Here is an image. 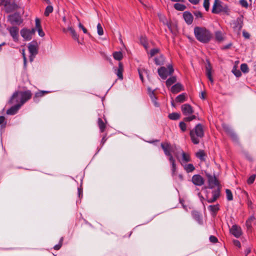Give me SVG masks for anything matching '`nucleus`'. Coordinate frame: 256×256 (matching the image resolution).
Returning a JSON list of instances; mask_svg holds the SVG:
<instances>
[{"mask_svg":"<svg viewBox=\"0 0 256 256\" xmlns=\"http://www.w3.org/2000/svg\"><path fill=\"white\" fill-rule=\"evenodd\" d=\"M190 3L194 4H198L200 0H188Z\"/></svg>","mask_w":256,"mask_h":256,"instance_id":"e2e57ef3","label":"nucleus"},{"mask_svg":"<svg viewBox=\"0 0 256 256\" xmlns=\"http://www.w3.org/2000/svg\"><path fill=\"white\" fill-rule=\"evenodd\" d=\"M212 196L210 197L208 194H207L206 200L208 203H212L214 202L217 200V199L220 196V188H218L216 190H214L212 192Z\"/></svg>","mask_w":256,"mask_h":256,"instance_id":"1a4fd4ad","label":"nucleus"},{"mask_svg":"<svg viewBox=\"0 0 256 256\" xmlns=\"http://www.w3.org/2000/svg\"><path fill=\"white\" fill-rule=\"evenodd\" d=\"M4 8L6 12L9 13L16 10L18 6L14 2H10L6 0L4 3Z\"/></svg>","mask_w":256,"mask_h":256,"instance_id":"9b49d317","label":"nucleus"},{"mask_svg":"<svg viewBox=\"0 0 256 256\" xmlns=\"http://www.w3.org/2000/svg\"><path fill=\"white\" fill-rule=\"evenodd\" d=\"M36 30L42 28L41 24H40V20L38 18H36Z\"/></svg>","mask_w":256,"mask_h":256,"instance_id":"603ef678","label":"nucleus"},{"mask_svg":"<svg viewBox=\"0 0 256 256\" xmlns=\"http://www.w3.org/2000/svg\"><path fill=\"white\" fill-rule=\"evenodd\" d=\"M254 219V216L250 218L246 222V226L248 228H250L252 226V222Z\"/></svg>","mask_w":256,"mask_h":256,"instance_id":"de8ad7c7","label":"nucleus"},{"mask_svg":"<svg viewBox=\"0 0 256 256\" xmlns=\"http://www.w3.org/2000/svg\"><path fill=\"white\" fill-rule=\"evenodd\" d=\"M184 170L187 172H193L195 170V168L194 165L192 164H186L183 165Z\"/></svg>","mask_w":256,"mask_h":256,"instance_id":"c756f323","label":"nucleus"},{"mask_svg":"<svg viewBox=\"0 0 256 256\" xmlns=\"http://www.w3.org/2000/svg\"><path fill=\"white\" fill-rule=\"evenodd\" d=\"M38 32V34L40 36L43 37L44 36V32H43L42 28L36 30Z\"/></svg>","mask_w":256,"mask_h":256,"instance_id":"13d9d810","label":"nucleus"},{"mask_svg":"<svg viewBox=\"0 0 256 256\" xmlns=\"http://www.w3.org/2000/svg\"><path fill=\"white\" fill-rule=\"evenodd\" d=\"M193 216L194 218L198 222L200 221V216L198 212H193Z\"/></svg>","mask_w":256,"mask_h":256,"instance_id":"4d7b16f0","label":"nucleus"},{"mask_svg":"<svg viewBox=\"0 0 256 256\" xmlns=\"http://www.w3.org/2000/svg\"><path fill=\"white\" fill-rule=\"evenodd\" d=\"M20 107L21 106H20V105L16 104L14 106H12L7 110L6 114L10 115H14L17 112Z\"/></svg>","mask_w":256,"mask_h":256,"instance_id":"a211bd4d","label":"nucleus"},{"mask_svg":"<svg viewBox=\"0 0 256 256\" xmlns=\"http://www.w3.org/2000/svg\"><path fill=\"white\" fill-rule=\"evenodd\" d=\"M174 8L178 10L183 11L186 8V6L183 4L176 3L174 4Z\"/></svg>","mask_w":256,"mask_h":256,"instance_id":"473e14b6","label":"nucleus"},{"mask_svg":"<svg viewBox=\"0 0 256 256\" xmlns=\"http://www.w3.org/2000/svg\"><path fill=\"white\" fill-rule=\"evenodd\" d=\"M180 128L182 132H186V125L184 122H181L179 124Z\"/></svg>","mask_w":256,"mask_h":256,"instance_id":"a18cd8bd","label":"nucleus"},{"mask_svg":"<svg viewBox=\"0 0 256 256\" xmlns=\"http://www.w3.org/2000/svg\"><path fill=\"white\" fill-rule=\"evenodd\" d=\"M53 7L52 6H48L44 11V14L46 16H48L49 14L53 12Z\"/></svg>","mask_w":256,"mask_h":256,"instance_id":"e433bc0d","label":"nucleus"},{"mask_svg":"<svg viewBox=\"0 0 256 256\" xmlns=\"http://www.w3.org/2000/svg\"><path fill=\"white\" fill-rule=\"evenodd\" d=\"M48 93V91L40 90L36 92L33 98L34 102H38V98L43 96L44 94Z\"/></svg>","mask_w":256,"mask_h":256,"instance_id":"4be33fe9","label":"nucleus"},{"mask_svg":"<svg viewBox=\"0 0 256 256\" xmlns=\"http://www.w3.org/2000/svg\"><path fill=\"white\" fill-rule=\"evenodd\" d=\"M222 126L224 132L233 140H236L237 138L236 134L229 126L226 124H223Z\"/></svg>","mask_w":256,"mask_h":256,"instance_id":"4468645a","label":"nucleus"},{"mask_svg":"<svg viewBox=\"0 0 256 256\" xmlns=\"http://www.w3.org/2000/svg\"><path fill=\"white\" fill-rule=\"evenodd\" d=\"M183 16L186 22L188 24H191L193 21V16L189 12H185L183 14Z\"/></svg>","mask_w":256,"mask_h":256,"instance_id":"aec40b11","label":"nucleus"},{"mask_svg":"<svg viewBox=\"0 0 256 256\" xmlns=\"http://www.w3.org/2000/svg\"><path fill=\"white\" fill-rule=\"evenodd\" d=\"M230 232L236 238H239L242 235L241 228L236 225H234L232 226Z\"/></svg>","mask_w":256,"mask_h":256,"instance_id":"2eb2a0df","label":"nucleus"},{"mask_svg":"<svg viewBox=\"0 0 256 256\" xmlns=\"http://www.w3.org/2000/svg\"><path fill=\"white\" fill-rule=\"evenodd\" d=\"M205 94H205L204 92H202L201 94H200V98L204 100L205 98Z\"/></svg>","mask_w":256,"mask_h":256,"instance_id":"69168bd1","label":"nucleus"},{"mask_svg":"<svg viewBox=\"0 0 256 256\" xmlns=\"http://www.w3.org/2000/svg\"><path fill=\"white\" fill-rule=\"evenodd\" d=\"M246 158L250 161L252 162L253 160V158L252 156L249 154L248 152L245 153Z\"/></svg>","mask_w":256,"mask_h":256,"instance_id":"bf43d9fd","label":"nucleus"},{"mask_svg":"<svg viewBox=\"0 0 256 256\" xmlns=\"http://www.w3.org/2000/svg\"><path fill=\"white\" fill-rule=\"evenodd\" d=\"M232 72L236 77H240L242 75L240 71L237 70L236 66L234 67Z\"/></svg>","mask_w":256,"mask_h":256,"instance_id":"c03bdc74","label":"nucleus"},{"mask_svg":"<svg viewBox=\"0 0 256 256\" xmlns=\"http://www.w3.org/2000/svg\"><path fill=\"white\" fill-rule=\"evenodd\" d=\"M160 51V49L158 48L152 49L149 52L150 57L152 58V56H154L156 54L159 53Z\"/></svg>","mask_w":256,"mask_h":256,"instance_id":"58836bf2","label":"nucleus"},{"mask_svg":"<svg viewBox=\"0 0 256 256\" xmlns=\"http://www.w3.org/2000/svg\"><path fill=\"white\" fill-rule=\"evenodd\" d=\"M168 160L172 166V175L174 176L176 174V160L173 156L168 158Z\"/></svg>","mask_w":256,"mask_h":256,"instance_id":"412c9836","label":"nucleus"},{"mask_svg":"<svg viewBox=\"0 0 256 256\" xmlns=\"http://www.w3.org/2000/svg\"><path fill=\"white\" fill-rule=\"evenodd\" d=\"M107 140V138H106V134L104 136L102 137V140H101V144L102 145H104V144L106 142V141Z\"/></svg>","mask_w":256,"mask_h":256,"instance_id":"680f3d73","label":"nucleus"},{"mask_svg":"<svg viewBox=\"0 0 256 256\" xmlns=\"http://www.w3.org/2000/svg\"><path fill=\"white\" fill-rule=\"evenodd\" d=\"M114 58L118 60H120L122 58V54L120 52H116L113 54Z\"/></svg>","mask_w":256,"mask_h":256,"instance_id":"f704fd0d","label":"nucleus"},{"mask_svg":"<svg viewBox=\"0 0 256 256\" xmlns=\"http://www.w3.org/2000/svg\"><path fill=\"white\" fill-rule=\"evenodd\" d=\"M240 70L244 73H247L248 72V68L246 64H242L240 66Z\"/></svg>","mask_w":256,"mask_h":256,"instance_id":"a19ab883","label":"nucleus"},{"mask_svg":"<svg viewBox=\"0 0 256 256\" xmlns=\"http://www.w3.org/2000/svg\"><path fill=\"white\" fill-rule=\"evenodd\" d=\"M176 81V77L172 76L168 78L166 82V84L167 87L170 86L171 85L175 83Z\"/></svg>","mask_w":256,"mask_h":256,"instance_id":"2f4dec72","label":"nucleus"},{"mask_svg":"<svg viewBox=\"0 0 256 256\" xmlns=\"http://www.w3.org/2000/svg\"><path fill=\"white\" fill-rule=\"evenodd\" d=\"M156 64L158 66L162 65L164 64V58L163 55H160L158 57L155 58L154 59Z\"/></svg>","mask_w":256,"mask_h":256,"instance_id":"bb28decb","label":"nucleus"},{"mask_svg":"<svg viewBox=\"0 0 256 256\" xmlns=\"http://www.w3.org/2000/svg\"><path fill=\"white\" fill-rule=\"evenodd\" d=\"M182 158L181 160H180V162L182 165H183V163H186L191 160L190 156L188 153L182 151Z\"/></svg>","mask_w":256,"mask_h":256,"instance_id":"f3484780","label":"nucleus"},{"mask_svg":"<svg viewBox=\"0 0 256 256\" xmlns=\"http://www.w3.org/2000/svg\"><path fill=\"white\" fill-rule=\"evenodd\" d=\"M174 72V70L172 64L168 65V68L161 66L158 70V75L163 80H166L168 76L172 75Z\"/></svg>","mask_w":256,"mask_h":256,"instance_id":"423d86ee","label":"nucleus"},{"mask_svg":"<svg viewBox=\"0 0 256 256\" xmlns=\"http://www.w3.org/2000/svg\"><path fill=\"white\" fill-rule=\"evenodd\" d=\"M182 90H184V87L180 83L175 84L170 89L171 92L174 94L178 93Z\"/></svg>","mask_w":256,"mask_h":256,"instance_id":"dca6fc26","label":"nucleus"},{"mask_svg":"<svg viewBox=\"0 0 256 256\" xmlns=\"http://www.w3.org/2000/svg\"><path fill=\"white\" fill-rule=\"evenodd\" d=\"M148 90L149 96H150L152 102H153V103L154 104L155 106H158V104L156 102V98L154 94V90H151L150 88H148Z\"/></svg>","mask_w":256,"mask_h":256,"instance_id":"5701e85b","label":"nucleus"},{"mask_svg":"<svg viewBox=\"0 0 256 256\" xmlns=\"http://www.w3.org/2000/svg\"><path fill=\"white\" fill-rule=\"evenodd\" d=\"M32 96V92L29 90L26 91H16L12 96L10 102L11 104H16L22 106L31 98Z\"/></svg>","mask_w":256,"mask_h":256,"instance_id":"f257e3e1","label":"nucleus"},{"mask_svg":"<svg viewBox=\"0 0 256 256\" xmlns=\"http://www.w3.org/2000/svg\"><path fill=\"white\" fill-rule=\"evenodd\" d=\"M215 38L218 42H221L224 40V34L220 31H216L215 32Z\"/></svg>","mask_w":256,"mask_h":256,"instance_id":"cd10ccee","label":"nucleus"},{"mask_svg":"<svg viewBox=\"0 0 256 256\" xmlns=\"http://www.w3.org/2000/svg\"><path fill=\"white\" fill-rule=\"evenodd\" d=\"M233 242H234V244L238 248H240L241 244H240V242L238 240H234Z\"/></svg>","mask_w":256,"mask_h":256,"instance_id":"052dcab7","label":"nucleus"},{"mask_svg":"<svg viewBox=\"0 0 256 256\" xmlns=\"http://www.w3.org/2000/svg\"><path fill=\"white\" fill-rule=\"evenodd\" d=\"M255 178L256 175L253 174L247 180L248 184H252L254 182Z\"/></svg>","mask_w":256,"mask_h":256,"instance_id":"09e8293b","label":"nucleus"},{"mask_svg":"<svg viewBox=\"0 0 256 256\" xmlns=\"http://www.w3.org/2000/svg\"><path fill=\"white\" fill-rule=\"evenodd\" d=\"M204 6L206 11H208L210 7V0H204Z\"/></svg>","mask_w":256,"mask_h":256,"instance_id":"8fccbe9b","label":"nucleus"},{"mask_svg":"<svg viewBox=\"0 0 256 256\" xmlns=\"http://www.w3.org/2000/svg\"><path fill=\"white\" fill-rule=\"evenodd\" d=\"M0 124L3 128H4L6 124V118L4 116H0Z\"/></svg>","mask_w":256,"mask_h":256,"instance_id":"49530a36","label":"nucleus"},{"mask_svg":"<svg viewBox=\"0 0 256 256\" xmlns=\"http://www.w3.org/2000/svg\"><path fill=\"white\" fill-rule=\"evenodd\" d=\"M194 34L196 38L202 43H208L212 37L210 32L202 27H196L194 29Z\"/></svg>","mask_w":256,"mask_h":256,"instance_id":"f03ea898","label":"nucleus"},{"mask_svg":"<svg viewBox=\"0 0 256 256\" xmlns=\"http://www.w3.org/2000/svg\"><path fill=\"white\" fill-rule=\"evenodd\" d=\"M8 30L14 40L17 42L18 38V28L17 26H12L8 28Z\"/></svg>","mask_w":256,"mask_h":256,"instance_id":"ddd939ff","label":"nucleus"},{"mask_svg":"<svg viewBox=\"0 0 256 256\" xmlns=\"http://www.w3.org/2000/svg\"><path fill=\"white\" fill-rule=\"evenodd\" d=\"M68 30H70L74 40H78V36L77 34L74 30L70 25L68 26Z\"/></svg>","mask_w":256,"mask_h":256,"instance_id":"7c9ffc66","label":"nucleus"},{"mask_svg":"<svg viewBox=\"0 0 256 256\" xmlns=\"http://www.w3.org/2000/svg\"><path fill=\"white\" fill-rule=\"evenodd\" d=\"M28 50L32 54H37V48L34 44H30L28 46Z\"/></svg>","mask_w":256,"mask_h":256,"instance_id":"72a5a7b5","label":"nucleus"},{"mask_svg":"<svg viewBox=\"0 0 256 256\" xmlns=\"http://www.w3.org/2000/svg\"><path fill=\"white\" fill-rule=\"evenodd\" d=\"M123 70H124V68H123L122 64L121 62H120L118 64V67L117 70L116 74L117 76H118V78L120 80L123 79V75H122Z\"/></svg>","mask_w":256,"mask_h":256,"instance_id":"b1692460","label":"nucleus"},{"mask_svg":"<svg viewBox=\"0 0 256 256\" xmlns=\"http://www.w3.org/2000/svg\"><path fill=\"white\" fill-rule=\"evenodd\" d=\"M243 36L246 38H249L250 35L248 32H243Z\"/></svg>","mask_w":256,"mask_h":256,"instance_id":"774afa93","label":"nucleus"},{"mask_svg":"<svg viewBox=\"0 0 256 256\" xmlns=\"http://www.w3.org/2000/svg\"><path fill=\"white\" fill-rule=\"evenodd\" d=\"M22 56H23V58H24V66H26V55H25L24 52H23V53H22Z\"/></svg>","mask_w":256,"mask_h":256,"instance_id":"0e129e2a","label":"nucleus"},{"mask_svg":"<svg viewBox=\"0 0 256 256\" xmlns=\"http://www.w3.org/2000/svg\"><path fill=\"white\" fill-rule=\"evenodd\" d=\"M190 136L192 142L194 144L200 143V139L204 136V130L203 126L198 124L195 127L190 130Z\"/></svg>","mask_w":256,"mask_h":256,"instance_id":"7ed1b4c3","label":"nucleus"},{"mask_svg":"<svg viewBox=\"0 0 256 256\" xmlns=\"http://www.w3.org/2000/svg\"><path fill=\"white\" fill-rule=\"evenodd\" d=\"M206 76H208V80L210 81V82L212 83L213 79H212V67L209 62H208L207 65L206 66Z\"/></svg>","mask_w":256,"mask_h":256,"instance_id":"6ab92c4d","label":"nucleus"},{"mask_svg":"<svg viewBox=\"0 0 256 256\" xmlns=\"http://www.w3.org/2000/svg\"><path fill=\"white\" fill-rule=\"evenodd\" d=\"M160 146L164 150V154L168 158L173 156L172 154H174L177 159L178 160V154L175 152L176 150V147L175 145H172L170 142H162Z\"/></svg>","mask_w":256,"mask_h":256,"instance_id":"39448f33","label":"nucleus"},{"mask_svg":"<svg viewBox=\"0 0 256 256\" xmlns=\"http://www.w3.org/2000/svg\"><path fill=\"white\" fill-rule=\"evenodd\" d=\"M180 118V114L176 112H172V114H169L168 115V118L172 120H177L179 119Z\"/></svg>","mask_w":256,"mask_h":256,"instance_id":"c9c22d12","label":"nucleus"},{"mask_svg":"<svg viewBox=\"0 0 256 256\" xmlns=\"http://www.w3.org/2000/svg\"><path fill=\"white\" fill-rule=\"evenodd\" d=\"M181 110L184 116H189L193 114L192 108L189 104H184L181 106Z\"/></svg>","mask_w":256,"mask_h":256,"instance_id":"f8f14e48","label":"nucleus"},{"mask_svg":"<svg viewBox=\"0 0 256 256\" xmlns=\"http://www.w3.org/2000/svg\"><path fill=\"white\" fill-rule=\"evenodd\" d=\"M98 124L100 128V132H104L106 128V125L101 118H98Z\"/></svg>","mask_w":256,"mask_h":256,"instance_id":"393cba45","label":"nucleus"},{"mask_svg":"<svg viewBox=\"0 0 256 256\" xmlns=\"http://www.w3.org/2000/svg\"><path fill=\"white\" fill-rule=\"evenodd\" d=\"M192 182L196 186H202L204 183V178L200 174L194 175L192 178Z\"/></svg>","mask_w":256,"mask_h":256,"instance_id":"9d476101","label":"nucleus"},{"mask_svg":"<svg viewBox=\"0 0 256 256\" xmlns=\"http://www.w3.org/2000/svg\"><path fill=\"white\" fill-rule=\"evenodd\" d=\"M63 241H64V238L62 237L60 238V240L58 244H56V246H54V248L55 250H60V248L62 247V245Z\"/></svg>","mask_w":256,"mask_h":256,"instance_id":"79ce46f5","label":"nucleus"},{"mask_svg":"<svg viewBox=\"0 0 256 256\" xmlns=\"http://www.w3.org/2000/svg\"><path fill=\"white\" fill-rule=\"evenodd\" d=\"M208 178V188H212L216 186H219V182L215 176H212L210 174H206Z\"/></svg>","mask_w":256,"mask_h":256,"instance_id":"6e6552de","label":"nucleus"},{"mask_svg":"<svg viewBox=\"0 0 256 256\" xmlns=\"http://www.w3.org/2000/svg\"><path fill=\"white\" fill-rule=\"evenodd\" d=\"M226 198L228 200H233V196L231 190L229 189H226Z\"/></svg>","mask_w":256,"mask_h":256,"instance_id":"ea45409f","label":"nucleus"},{"mask_svg":"<svg viewBox=\"0 0 256 256\" xmlns=\"http://www.w3.org/2000/svg\"><path fill=\"white\" fill-rule=\"evenodd\" d=\"M208 209L210 210L212 216H215L219 210L218 204L210 205L208 206Z\"/></svg>","mask_w":256,"mask_h":256,"instance_id":"a878e982","label":"nucleus"},{"mask_svg":"<svg viewBox=\"0 0 256 256\" xmlns=\"http://www.w3.org/2000/svg\"><path fill=\"white\" fill-rule=\"evenodd\" d=\"M209 239H210V242L212 243H216L218 241V238L215 236H210Z\"/></svg>","mask_w":256,"mask_h":256,"instance_id":"6e6d98bb","label":"nucleus"},{"mask_svg":"<svg viewBox=\"0 0 256 256\" xmlns=\"http://www.w3.org/2000/svg\"><path fill=\"white\" fill-rule=\"evenodd\" d=\"M212 12L213 14L224 13L228 15L230 10L228 6L223 2L220 0H214Z\"/></svg>","mask_w":256,"mask_h":256,"instance_id":"20e7f679","label":"nucleus"},{"mask_svg":"<svg viewBox=\"0 0 256 256\" xmlns=\"http://www.w3.org/2000/svg\"><path fill=\"white\" fill-rule=\"evenodd\" d=\"M34 28H32L30 30L27 28H23L20 30V34L26 40H30L32 36L34 34Z\"/></svg>","mask_w":256,"mask_h":256,"instance_id":"0eeeda50","label":"nucleus"},{"mask_svg":"<svg viewBox=\"0 0 256 256\" xmlns=\"http://www.w3.org/2000/svg\"><path fill=\"white\" fill-rule=\"evenodd\" d=\"M144 72H146V71L145 70H138V74H139L140 78L142 82L144 81V76H143Z\"/></svg>","mask_w":256,"mask_h":256,"instance_id":"864d4df0","label":"nucleus"},{"mask_svg":"<svg viewBox=\"0 0 256 256\" xmlns=\"http://www.w3.org/2000/svg\"><path fill=\"white\" fill-rule=\"evenodd\" d=\"M82 194V190L80 188H78V194L79 197L80 196V195Z\"/></svg>","mask_w":256,"mask_h":256,"instance_id":"338daca9","label":"nucleus"},{"mask_svg":"<svg viewBox=\"0 0 256 256\" xmlns=\"http://www.w3.org/2000/svg\"><path fill=\"white\" fill-rule=\"evenodd\" d=\"M240 3L244 8H247L248 7V4L246 0H240Z\"/></svg>","mask_w":256,"mask_h":256,"instance_id":"5fc2aeb1","label":"nucleus"},{"mask_svg":"<svg viewBox=\"0 0 256 256\" xmlns=\"http://www.w3.org/2000/svg\"><path fill=\"white\" fill-rule=\"evenodd\" d=\"M196 156L202 160H204L205 156L204 151L202 150L198 151V152H196Z\"/></svg>","mask_w":256,"mask_h":256,"instance_id":"4c0bfd02","label":"nucleus"},{"mask_svg":"<svg viewBox=\"0 0 256 256\" xmlns=\"http://www.w3.org/2000/svg\"><path fill=\"white\" fill-rule=\"evenodd\" d=\"M196 118V116L194 115H192L190 116L186 117L184 118V122H190Z\"/></svg>","mask_w":256,"mask_h":256,"instance_id":"3c124183","label":"nucleus"},{"mask_svg":"<svg viewBox=\"0 0 256 256\" xmlns=\"http://www.w3.org/2000/svg\"><path fill=\"white\" fill-rule=\"evenodd\" d=\"M186 94L185 93H182V94L178 95L176 98V101L177 102H180V103L184 102V101L186 100Z\"/></svg>","mask_w":256,"mask_h":256,"instance_id":"c85d7f7f","label":"nucleus"},{"mask_svg":"<svg viewBox=\"0 0 256 256\" xmlns=\"http://www.w3.org/2000/svg\"><path fill=\"white\" fill-rule=\"evenodd\" d=\"M97 31L99 36H102L104 34V30L102 25L99 23L97 25Z\"/></svg>","mask_w":256,"mask_h":256,"instance_id":"37998d69","label":"nucleus"}]
</instances>
